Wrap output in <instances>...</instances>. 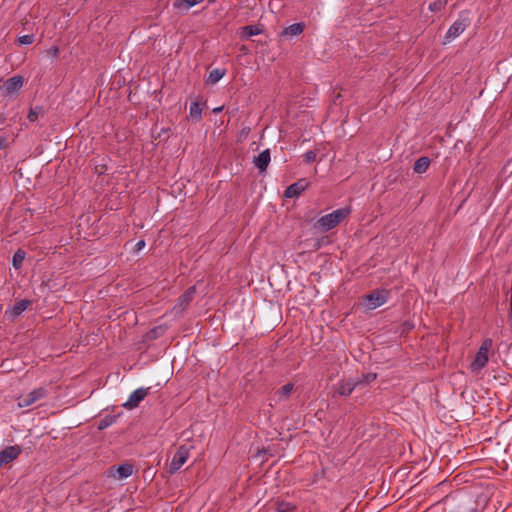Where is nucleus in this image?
<instances>
[{"mask_svg": "<svg viewBox=\"0 0 512 512\" xmlns=\"http://www.w3.org/2000/svg\"><path fill=\"white\" fill-rule=\"evenodd\" d=\"M445 4L446 2H443L442 0H436L431 2L428 8L431 12H438L444 8Z\"/></svg>", "mask_w": 512, "mask_h": 512, "instance_id": "nucleus-25", "label": "nucleus"}, {"mask_svg": "<svg viewBox=\"0 0 512 512\" xmlns=\"http://www.w3.org/2000/svg\"><path fill=\"white\" fill-rule=\"evenodd\" d=\"M357 384L358 382L353 380L341 381L338 384L337 392L341 396H348L353 392Z\"/></svg>", "mask_w": 512, "mask_h": 512, "instance_id": "nucleus-15", "label": "nucleus"}, {"mask_svg": "<svg viewBox=\"0 0 512 512\" xmlns=\"http://www.w3.org/2000/svg\"><path fill=\"white\" fill-rule=\"evenodd\" d=\"M223 110V106H220V107H216L212 110L213 113H219Z\"/></svg>", "mask_w": 512, "mask_h": 512, "instance_id": "nucleus-33", "label": "nucleus"}, {"mask_svg": "<svg viewBox=\"0 0 512 512\" xmlns=\"http://www.w3.org/2000/svg\"><path fill=\"white\" fill-rule=\"evenodd\" d=\"M150 387L144 388H138L135 391H133L127 401L123 403V407L128 410H132L139 406L140 402L145 399V397L149 394Z\"/></svg>", "mask_w": 512, "mask_h": 512, "instance_id": "nucleus-6", "label": "nucleus"}, {"mask_svg": "<svg viewBox=\"0 0 512 512\" xmlns=\"http://www.w3.org/2000/svg\"><path fill=\"white\" fill-rule=\"evenodd\" d=\"M293 506L289 503H280L278 504L277 511L278 512H289Z\"/></svg>", "mask_w": 512, "mask_h": 512, "instance_id": "nucleus-29", "label": "nucleus"}, {"mask_svg": "<svg viewBox=\"0 0 512 512\" xmlns=\"http://www.w3.org/2000/svg\"><path fill=\"white\" fill-rule=\"evenodd\" d=\"M22 448L19 445L7 446L0 451V467L5 466L19 457Z\"/></svg>", "mask_w": 512, "mask_h": 512, "instance_id": "nucleus-7", "label": "nucleus"}, {"mask_svg": "<svg viewBox=\"0 0 512 512\" xmlns=\"http://www.w3.org/2000/svg\"><path fill=\"white\" fill-rule=\"evenodd\" d=\"M116 416L115 415H106L104 416L98 424V429L103 430L111 426L113 423L116 422Z\"/></svg>", "mask_w": 512, "mask_h": 512, "instance_id": "nucleus-22", "label": "nucleus"}, {"mask_svg": "<svg viewBox=\"0 0 512 512\" xmlns=\"http://www.w3.org/2000/svg\"><path fill=\"white\" fill-rule=\"evenodd\" d=\"M304 30V24L303 23H294L292 25H289L286 27L283 31V35H291V36H298L300 35Z\"/></svg>", "mask_w": 512, "mask_h": 512, "instance_id": "nucleus-17", "label": "nucleus"}, {"mask_svg": "<svg viewBox=\"0 0 512 512\" xmlns=\"http://www.w3.org/2000/svg\"><path fill=\"white\" fill-rule=\"evenodd\" d=\"M293 389H294V385L292 383H287V384L283 385L280 389H278L274 393L273 400L275 402L286 401L290 397Z\"/></svg>", "mask_w": 512, "mask_h": 512, "instance_id": "nucleus-14", "label": "nucleus"}, {"mask_svg": "<svg viewBox=\"0 0 512 512\" xmlns=\"http://www.w3.org/2000/svg\"><path fill=\"white\" fill-rule=\"evenodd\" d=\"M470 23L471 20L469 17V12L461 11L456 21H454V23L447 30L443 43H450L452 40L459 37L469 27Z\"/></svg>", "mask_w": 512, "mask_h": 512, "instance_id": "nucleus-2", "label": "nucleus"}, {"mask_svg": "<svg viewBox=\"0 0 512 512\" xmlns=\"http://www.w3.org/2000/svg\"><path fill=\"white\" fill-rule=\"evenodd\" d=\"M351 213L350 207H343L320 217L315 223V228L322 232H327L336 227L341 221L348 217Z\"/></svg>", "mask_w": 512, "mask_h": 512, "instance_id": "nucleus-1", "label": "nucleus"}, {"mask_svg": "<svg viewBox=\"0 0 512 512\" xmlns=\"http://www.w3.org/2000/svg\"><path fill=\"white\" fill-rule=\"evenodd\" d=\"M41 113H42V107H40V106H35V107L30 108V111L28 114V120L30 122L37 121Z\"/></svg>", "mask_w": 512, "mask_h": 512, "instance_id": "nucleus-23", "label": "nucleus"}, {"mask_svg": "<svg viewBox=\"0 0 512 512\" xmlns=\"http://www.w3.org/2000/svg\"><path fill=\"white\" fill-rule=\"evenodd\" d=\"M189 458V449L186 446H180L174 454L171 464L170 472H176L179 470Z\"/></svg>", "mask_w": 512, "mask_h": 512, "instance_id": "nucleus-8", "label": "nucleus"}, {"mask_svg": "<svg viewBox=\"0 0 512 512\" xmlns=\"http://www.w3.org/2000/svg\"><path fill=\"white\" fill-rule=\"evenodd\" d=\"M242 29H243L244 35H246L247 37L258 35L261 32L259 27L255 26V25L245 26Z\"/></svg>", "mask_w": 512, "mask_h": 512, "instance_id": "nucleus-24", "label": "nucleus"}, {"mask_svg": "<svg viewBox=\"0 0 512 512\" xmlns=\"http://www.w3.org/2000/svg\"><path fill=\"white\" fill-rule=\"evenodd\" d=\"M430 166V159L426 156L418 158L413 166V171L417 174L425 173Z\"/></svg>", "mask_w": 512, "mask_h": 512, "instance_id": "nucleus-16", "label": "nucleus"}, {"mask_svg": "<svg viewBox=\"0 0 512 512\" xmlns=\"http://www.w3.org/2000/svg\"><path fill=\"white\" fill-rule=\"evenodd\" d=\"M25 253L17 251L13 256V265L15 268H19L24 260Z\"/></svg>", "mask_w": 512, "mask_h": 512, "instance_id": "nucleus-27", "label": "nucleus"}, {"mask_svg": "<svg viewBox=\"0 0 512 512\" xmlns=\"http://www.w3.org/2000/svg\"><path fill=\"white\" fill-rule=\"evenodd\" d=\"M202 0H175L174 7L183 8L185 10L190 9L191 7L199 4Z\"/></svg>", "mask_w": 512, "mask_h": 512, "instance_id": "nucleus-21", "label": "nucleus"}, {"mask_svg": "<svg viewBox=\"0 0 512 512\" xmlns=\"http://www.w3.org/2000/svg\"><path fill=\"white\" fill-rule=\"evenodd\" d=\"M195 293V286L189 287L181 296H179L177 304L173 307V311L175 313L183 312L192 302Z\"/></svg>", "mask_w": 512, "mask_h": 512, "instance_id": "nucleus-10", "label": "nucleus"}, {"mask_svg": "<svg viewBox=\"0 0 512 512\" xmlns=\"http://www.w3.org/2000/svg\"><path fill=\"white\" fill-rule=\"evenodd\" d=\"M7 144V140L5 137L0 136V150L3 149Z\"/></svg>", "mask_w": 512, "mask_h": 512, "instance_id": "nucleus-32", "label": "nucleus"}, {"mask_svg": "<svg viewBox=\"0 0 512 512\" xmlns=\"http://www.w3.org/2000/svg\"><path fill=\"white\" fill-rule=\"evenodd\" d=\"M145 247V241L144 240H139L135 246H134V251L135 252H139L141 251L143 248Z\"/></svg>", "mask_w": 512, "mask_h": 512, "instance_id": "nucleus-31", "label": "nucleus"}, {"mask_svg": "<svg viewBox=\"0 0 512 512\" xmlns=\"http://www.w3.org/2000/svg\"><path fill=\"white\" fill-rule=\"evenodd\" d=\"M309 186V183L304 180V179H301L291 185H289L285 192H284V195L285 197L287 198H294V197H297L299 196L302 192H304Z\"/></svg>", "mask_w": 512, "mask_h": 512, "instance_id": "nucleus-11", "label": "nucleus"}, {"mask_svg": "<svg viewBox=\"0 0 512 512\" xmlns=\"http://www.w3.org/2000/svg\"><path fill=\"white\" fill-rule=\"evenodd\" d=\"M23 84L24 78L20 75H15L3 83L1 90H3L5 95H13L23 87Z\"/></svg>", "mask_w": 512, "mask_h": 512, "instance_id": "nucleus-9", "label": "nucleus"}, {"mask_svg": "<svg viewBox=\"0 0 512 512\" xmlns=\"http://www.w3.org/2000/svg\"><path fill=\"white\" fill-rule=\"evenodd\" d=\"M388 300V292L385 290L374 291L365 296L366 306L373 310L384 305Z\"/></svg>", "mask_w": 512, "mask_h": 512, "instance_id": "nucleus-5", "label": "nucleus"}, {"mask_svg": "<svg viewBox=\"0 0 512 512\" xmlns=\"http://www.w3.org/2000/svg\"><path fill=\"white\" fill-rule=\"evenodd\" d=\"M303 157L306 163H312L316 160L317 150H308L307 152H305Z\"/></svg>", "mask_w": 512, "mask_h": 512, "instance_id": "nucleus-28", "label": "nucleus"}, {"mask_svg": "<svg viewBox=\"0 0 512 512\" xmlns=\"http://www.w3.org/2000/svg\"><path fill=\"white\" fill-rule=\"evenodd\" d=\"M35 38L33 34H26L23 36H20L17 39L18 44L20 45H30L34 42Z\"/></svg>", "mask_w": 512, "mask_h": 512, "instance_id": "nucleus-26", "label": "nucleus"}, {"mask_svg": "<svg viewBox=\"0 0 512 512\" xmlns=\"http://www.w3.org/2000/svg\"><path fill=\"white\" fill-rule=\"evenodd\" d=\"M225 74V69H213L208 75L207 82L210 84H216Z\"/></svg>", "mask_w": 512, "mask_h": 512, "instance_id": "nucleus-18", "label": "nucleus"}, {"mask_svg": "<svg viewBox=\"0 0 512 512\" xmlns=\"http://www.w3.org/2000/svg\"><path fill=\"white\" fill-rule=\"evenodd\" d=\"M253 163L255 167L259 169L260 172H264L270 163L269 149H266L262 151L259 155L255 156L253 159Z\"/></svg>", "mask_w": 512, "mask_h": 512, "instance_id": "nucleus-12", "label": "nucleus"}, {"mask_svg": "<svg viewBox=\"0 0 512 512\" xmlns=\"http://www.w3.org/2000/svg\"><path fill=\"white\" fill-rule=\"evenodd\" d=\"M189 115L195 121H199L201 119L202 108L200 107V104L198 102L191 103L189 108Z\"/></svg>", "mask_w": 512, "mask_h": 512, "instance_id": "nucleus-20", "label": "nucleus"}, {"mask_svg": "<svg viewBox=\"0 0 512 512\" xmlns=\"http://www.w3.org/2000/svg\"><path fill=\"white\" fill-rule=\"evenodd\" d=\"M363 378L364 379L359 381L358 383H362V382L369 383V382H371V381L376 379V374L368 373V374L364 375Z\"/></svg>", "mask_w": 512, "mask_h": 512, "instance_id": "nucleus-30", "label": "nucleus"}, {"mask_svg": "<svg viewBox=\"0 0 512 512\" xmlns=\"http://www.w3.org/2000/svg\"><path fill=\"white\" fill-rule=\"evenodd\" d=\"M29 300H20L17 301L13 306L8 307L5 314L10 315L11 317H17L21 315L29 306Z\"/></svg>", "mask_w": 512, "mask_h": 512, "instance_id": "nucleus-13", "label": "nucleus"}, {"mask_svg": "<svg viewBox=\"0 0 512 512\" xmlns=\"http://www.w3.org/2000/svg\"><path fill=\"white\" fill-rule=\"evenodd\" d=\"M493 346V340L491 338H485L472 363L470 364V369L473 373L480 372L488 363L489 361V351L491 350Z\"/></svg>", "mask_w": 512, "mask_h": 512, "instance_id": "nucleus-3", "label": "nucleus"}, {"mask_svg": "<svg viewBox=\"0 0 512 512\" xmlns=\"http://www.w3.org/2000/svg\"><path fill=\"white\" fill-rule=\"evenodd\" d=\"M119 479L128 478L133 473V466L129 463L121 464L117 468Z\"/></svg>", "mask_w": 512, "mask_h": 512, "instance_id": "nucleus-19", "label": "nucleus"}, {"mask_svg": "<svg viewBox=\"0 0 512 512\" xmlns=\"http://www.w3.org/2000/svg\"><path fill=\"white\" fill-rule=\"evenodd\" d=\"M46 390L44 388H36L26 395H21L18 398V406L20 408L29 407L37 401L46 397Z\"/></svg>", "mask_w": 512, "mask_h": 512, "instance_id": "nucleus-4", "label": "nucleus"}]
</instances>
